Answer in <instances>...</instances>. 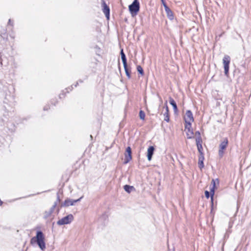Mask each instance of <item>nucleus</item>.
<instances>
[{
    "label": "nucleus",
    "mask_w": 251,
    "mask_h": 251,
    "mask_svg": "<svg viewBox=\"0 0 251 251\" xmlns=\"http://www.w3.org/2000/svg\"><path fill=\"white\" fill-rule=\"evenodd\" d=\"M34 243H37L42 251L45 250L46 244L45 242V236L42 231L40 230L37 231L36 232V236L31 239L30 244L32 245Z\"/></svg>",
    "instance_id": "f257e3e1"
},
{
    "label": "nucleus",
    "mask_w": 251,
    "mask_h": 251,
    "mask_svg": "<svg viewBox=\"0 0 251 251\" xmlns=\"http://www.w3.org/2000/svg\"><path fill=\"white\" fill-rule=\"evenodd\" d=\"M129 10L131 14H136L140 9V3L138 0H134L133 2L129 5Z\"/></svg>",
    "instance_id": "f03ea898"
},
{
    "label": "nucleus",
    "mask_w": 251,
    "mask_h": 251,
    "mask_svg": "<svg viewBox=\"0 0 251 251\" xmlns=\"http://www.w3.org/2000/svg\"><path fill=\"white\" fill-rule=\"evenodd\" d=\"M73 215L70 214L58 220L57 224L59 226L69 224L73 221Z\"/></svg>",
    "instance_id": "7ed1b4c3"
},
{
    "label": "nucleus",
    "mask_w": 251,
    "mask_h": 251,
    "mask_svg": "<svg viewBox=\"0 0 251 251\" xmlns=\"http://www.w3.org/2000/svg\"><path fill=\"white\" fill-rule=\"evenodd\" d=\"M230 62V57L229 55H226L223 59V63L224 67V73L226 76L228 75L229 65Z\"/></svg>",
    "instance_id": "20e7f679"
},
{
    "label": "nucleus",
    "mask_w": 251,
    "mask_h": 251,
    "mask_svg": "<svg viewBox=\"0 0 251 251\" xmlns=\"http://www.w3.org/2000/svg\"><path fill=\"white\" fill-rule=\"evenodd\" d=\"M184 119L185 124H187V126H190V125H191V123L194 121L193 114L191 110H188L186 111Z\"/></svg>",
    "instance_id": "39448f33"
},
{
    "label": "nucleus",
    "mask_w": 251,
    "mask_h": 251,
    "mask_svg": "<svg viewBox=\"0 0 251 251\" xmlns=\"http://www.w3.org/2000/svg\"><path fill=\"white\" fill-rule=\"evenodd\" d=\"M228 139L227 138H225L224 139L223 141H222L219 146V155L222 157L224 154V150L226 149L228 144Z\"/></svg>",
    "instance_id": "423d86ee"
},
{
    "label": "nucleus",
    "mask_w": 251,
    "mask_h": 251,
    "mask_svg": "<svg viewBox=\"0 0 251 251\" xmlns=\"http://www.w3.org/2000/svg\"><path fill=\"white\" fill-rule=\"evenodd\" d=\"M131 159V149L130 147H128L126 148V152L125 153L124 164H127Z\"/></svg>",
    "instance_id": "0eeeda50"
},
{
    "label": "nucleus",
    "mask_w": 251,
    "mask_h": 251,
    "mask_svg": "<svg viewBox=\"0 0 251 251\" xmlns=\"http://www.w3.org/2000/svg\"><path fill=\"white\" fill-rule=\"evenodd\" d=\"M82 198V197L76 200L68 199L66 200L63 203H62L61 206H69L70 205H74L75 203L79 201Z\"/></svg>",
    "instance_id": "6e6552de"
},
{
    "label": "nucleus",
    "mask_w": 251,
    "mask_h": 251,
    "mask_svg": "<svg viewBox=\"0 0 251 251\" xmlns=\"http://www.w3.org/2000/svg\"><path fill=\"white\" fill-rule=\"evenodd\" d=\"M102 5L103 6V12L105 15L107 19L108 20L110 16V9L104 0H102Z\"/></svg>",
    "instance_id": "1a4fd4ad"
},
{
    "label": "nucleus",
    "mask_w": 251,
    "mask_h": 251,
    "mask_svg": "<svg viewBox=\"0 0 251 251\" xmlns=\"http://www.w3.org/2000/svg\"><path fill=\"white\" fill-rule=\"evenodd\" d=\"M191 128V125H190V126H187V124H185V130H186V135L187 138L191 139L193 137L194 133Z\"/></svg>",
    "instance_id": "9d476101"
},
{
    "label": "nucleus",
    "mask_w": 251,
    "mask_h": 251,
    "mask_svg": "<svg viewBox=\"0 0 251 251\" xmlns=\"http://www.w3.org/2000/svg\"><path fill=\"white\" fill-rule=\"evenodd\" d=\"M216 182L218 183H219L218 179H213L211 181V183H212L213 186L211 188H210V193H211V198L212 201L213 200V196L214 195V189H215V187Z\"/></svg>",
    "instance_id": "9b49d317"
},
{
    "label": "nucleus",
    "mask_w": 251,
    "mask_h": 251,
    "mask_svg": "<svg viewBox=\"0 0 251 251\" xmlns=\"http://www.w3.org/2000/svg\"><path fill=\"white\" fill-rule=\"evenodd\" d=\"M154 151V148L153 146H150L148 149L147 157L149 161L151 160Z\"/></svg>",
    "instance_id": "f8f14e48"
},
{
    "label": "nucleus",
    "mask_w": 251,
    "mask_h": 251,
    "mask_svg": "<svg viewBox=\"0 0 251 251\" xmlns=\"http://www.w3.org/2000/svg\"><path fill=\"white\" fill-rule=\"evenodd\" d=\"M204 155L203 153H201V154H200L199 158V162H198V165L199 168L201 169L204 167V164H203V160H204Z\"/></svg>",
    "instance_id": "ddd939ff"
},
{
    "label": "nucleus",
    "mask_w": 251,
    "mask_h": 251,
    "mask_svg": "<svg viewBox=\"0 0 251 251\" xmlns=\"http://www.w3.org/2000/svg\"><path fill=\"white\" fill-rule=\"evenodd\" d=\"M3 103L4 104H6L7 105L6 106L4 105V107L5 109L6 110H7V111L9 110L10 107L12 108V104L9 101V100H8V99L7 98H5V99L3 101Z\"/></svg>",
    "instance_id": "4468645a"
},
{
    "label": "nucleus",
    "mask_w": 251,
    "mask_h": 251,
    "mask_svg": "<svg viewBox=\"0 0 251 251\" xmlns=\"http://www.w3.org/2000/svg\"><path fill=\"white\" fill-rule=\"evenodd\" d=\"M169 102L170 104L172 105L175 112H176L177 111V107L176 101L173 99L170 98Z\"/></svg>",
    "instance_id": "2eb2a0df"
},
{
    "label": "nucleus",
    "mask_w": 251,
    "mask_h": 251,
    "mask_svg": "<svg viewBox=\"0 0 251 251\" xmlns=\"http://www.w3.org/2000/svg\"><path fill=\"white\" fill-rule=\"evenodd\" d=\"M120 53H121V59H122L123 63V65L126 66L127 64L126 58V56L125 53L124 52L123 49L121 50Z\"/></svg>",
    "instance_id": "dca6fc26"
},
{
    "label": "nucleus",
    "mask_w": 251,
    "mask_h": 251,
    "mask_svg": "<svg viewBox=\"0 0 251 251\" xmlns=\"http://www.w3.org/2000/svg\"><path fill=\"white\" fill-rule=\"evenodd\" d=\"M59 202H60V199H59V196L58 195L56 201L54 202L53 205L50 209L49 210L51 212L53 213V211H54L55 207H56L58 203H59Z\"/></svg>",
    "instance_id": "f3484780"
},
{
    "label": "nucleus",
    "mask_w": 251,
    "mask_h": 251,
    "mask_svg": "<svg viewBox=\"0 0 251 251\" xmlns=\"http://www.w3.org/2000/svg\"><path fill=\"white\" fill-rule=\"evenodd\" d=\"M166 112L164 113V121H166L167 122H169V109L167 105L166 106Z\"/></svg>",
    "instance_id": "a211bd4d"
},
{
    "label": "nucleus",
    "mask_w": 251,
    "mask_h": 251,
    "mask_svg": "<svg viewBox=\"0 0 251 251\" xmlns=\"http://www.w3.org/2000/svg\"><path fill=\"white\" fill-rule=\"evenodd\" d=\"M195 136L196 142H202L201 133L199 131H197L195 132Z\"/></svg>",
    "instance_id": "6ab92c4d"
},
{
    "label": "nucleus",
    "mask_w": 251,
    "mask_h": 251,
    "mask_svg": "<svg viewBox=\"0 0 251 251\" xmlns=\"http://www.w3.org/2000/svg\"><path fill=\"white\" fill-rule=\"evenodd\" d=\"M201 143H202V142H196L198 150V151L200 152V154H201V153H203L202 152V147Z\"/></svg>",
    "instance_id": "aec40b11"
},
{
    "label": "nucleus",
    "mask_w": 251,
    "mask_h": 251,
    "mask_svg": "<svg viewBox=\"0 0 251 251\" xmlns=\"http://www.w3.org/2000/svg\"><path fill=\"white\" fill-rule=\"evenodd\" d=\"M166 13H167V16L170 19V20H172L173 19V18H174V16H173V12H172V11L170 9H167L166 11H165Z\"/></svg>",
    "instance_id": "412c9836"
},
{
    "label": "nucleus",
    "mask_w": 251,
    "mask_h": 251,
    "mask_svg": "<svg viewBox=\"0 0 251 251\" xmlns=\"http://www.w3.org/2000/svg\"><path fill=\"white\" fill-rule=\"evenodd\" d=\"M124 190L127 193H130L131 190L133 188V186L125 185L124 187Z\"/></svg>",
    "instance_id": "4be33fe9"
},
{
    "label": "nucleus",
    "mask_w": 251,
    "mask_h": 251,
    "mask_svg": "<svg viewBox=\"0 0 251 251\" xmlns=\"http://www.w3.org/2000/svg\"><path fill=\"white\" fill-rule=\"evenodd\" d=\"M52 214V213L50 211V210L46 211L44 213V218L47 219V218L50 217L51 215Z\"/></svg>",
    "instance_id": "5701e85b"
},
{
    "label": "nucleus",
    "mask_w": 251,
    "mask_h": 251,
    "mask_svg": "<svg viewBox=\"0 0 251 251\" xmlns=\"http://www.w3.org/2000/svg\"><path fill=\"white\" fill-rule=\"evenodd\" d=\"M124 69H125L126 76L128 78H130V72H129L128 69L127 68V65L126 64V66H124Z\"/></svg>",
    "instance_id": "b1692460"
},
{
    "label": "nucleus",
    "mask_w": 251,
    "mask_h": 251,
    "mask_svg": "<svg viewBox=\"0 0 251 251\" xmlns=\"http://www.w3.org/2000/svg\"><path fill=\"white\" fill-rule=\"evenodd\" d=\"M139 116H140V118L141 120H144L145 118V114L144 112L142 110H140L139 112Z\"/></svg>",
    "instance_id": "393cba45"
},
{
    "label": "nucleus",
    "mask_w": 251,
    "mask_h": 251,
    "mask_svg": "<svg viewBox=\"0 0 251 251\" xmlns=\"http://www.w3.org/2000/svg\"><path fill=\"white\" fill-rule=\"evenodd\" d=\"M137 70L140 74H141V75H143L144 71L141 66H138L137 67Z\"/></svg>",
    "instance_id": "a878e982"
},
{
    "label": "nucleus",
    "mask_w": 251,
    "mask_h": 251,
    "mask_svg": "<svg viewBox=\"0 0 251 251\" xmlns=\"http://www.w3.org/2000/svg\"><path fill=\"white\" fill-rule=\"evenodd\" d=\"M0 36L3 38V39H4L5 38H7V34L6 33V32L4 31L3 33H1L0 34Z\"/></svg>",
    "instance_id": "bb28decb"
},
{
    "label": "nucleus",
    "mask_w": 251,
    "mask_h": 251,
    "mask_svg": "<svg viewBox=\"0 0 251 251\" xmlns=\"http://www.w3.org/2000/svg\"><path fill=\"white\" fill-rule=\"evenodd\" d=\"M12 67L14 69H16L18 67V64L15 62H14L12 64Z\"/></svg>",
    "instance_id": "cd10ccee"
},
{
    "label": "nucleus",
    "mask_w": 251,
    "mask_h": 251,
    "mask_svg": "<svg viewBox=\"0 0 251 251\" xmlns=\"http://www.w3.org/2000/svg\"><path fill=\"white\" fill-rule=\"evenodd\" d=\"M205 195L207 198H209L210 197V193L208 191H205Z\"/></svg>",
    "instance_id": "c85d7f7f"
},
{
    "label": "nucleus",
    "mask_w": 251,
    "mask_h": 251,
    "mask_svg": "<svg viewBox=\"0 0 251 251\" xmlns=\"http://www.w3.org/2000/svg\"><path fill=\"white\" fill-rule=\"evenodd\" d=\"M164 7H165V11L167 10V9H169L170 8L167 6V5L166 4H165L164 3Z\"/></svg>",
    "instance_id": "c756f323"
},
{
    "label": "nucleus",
    "mask_w": 251,
    "mask_h": 251,
    "mask_svg": "<svg viewBox=\"0 0 251 251\" xmlns=\"http://www.w3.org/2000/svg\"><path fill=\"white\" fill-rule=\"evenodd\" d=\"M8 25H11L12 26H13V23H11V19H9V21H8Z\"/></svg>",
    "instance_id": "7c9ffc66"
},
{
    "label": "nucleus",
    "mask_w": 251,
    "mask_h": 251,
    "mask_svg": "<svg viewBox=\"0 0 251 251\" xmlns=\"http://www.w3.org/2000/svg\"><path fill=\"white\" fill-rule=\"evenodd\" d=\"M49 108V106H45L44 107V110H47Z\"/></svg>",
    "instance_id": "2f4dec72"
},
{
    "label": "nucleus",
    "mask_w": 251,
    "mask_h": 251,
    "mask_svg": "<svg viewBox=\"0 0 251 251\" xmlns=\"http://www.w3.org/2000/svg\"><path fill=\"white\" fill-rule=\"evenodd\" d=\"M78 82H76V84L75 85V87H76V86H77V85H78Z\"/></svg>",
    "instance_id": "473e14b6"
},
{
    "label": "nucleus",
    "mask_w": 251,
    "mask_h": 251,
    "mask_svg": "<svg viewBox=\"0 0 251 251\" xmlns=\"http://www.w3.org/2000/svg\"><path fill=\"white\" fill-rule=\"evenodd\" d=\"M78 81H79V82H81V83H82V82H83V81H82V80H78Z\"/></svg>",
    "instance_id": "72a5a7b5"
},
{
    "label": "nucleus",
    "mask_w": 251,
    "mask_h": 251,
    "mask_svg": "<svg viewBox=\"0 0 251 251\" xmlns=\"http://www.w3.org/2000/svg\"><path fill=\"white\" fill-rule=\"evenodd\" d=\"M59 209H57V212H59Z\"/></svg>",
    "instance_id": "f704fd0d"
},
{
    "label": "nucleus",
    "mask_w": 251,
    "mask_h": 251,
    "mask_svg": "<svg viewBox=\"0 0 251 251\" xmlns=\"http://www.w3.org/2000/svg\"><path fill=\"white\" fill-rule=\"evenodd\" d=\"M162 1H163V0H161Z\"/></svg>",
    "instance_id": "c9c22d12"
}]
</instances>
